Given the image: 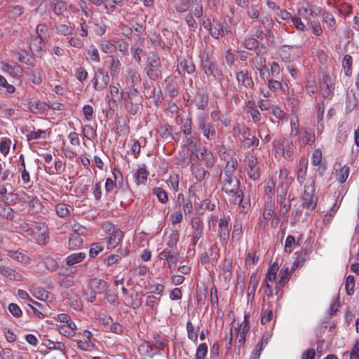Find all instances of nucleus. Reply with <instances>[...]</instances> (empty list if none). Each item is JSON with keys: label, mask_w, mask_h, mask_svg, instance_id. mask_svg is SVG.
<instances>
[{"label": "nucleus", "mask_w": 359, "mask_h": 359, "mask_svg": "<svg viewBox=\"0 0 359 359\" xmlns=\"http://www.w3.org/2000/svg\"><path fill=\"white\" fill-rule=\"evenodd\" d=\"M86 257L84 252L72 253L66 258V263L69 266L82 262Z\"/></svg>", "instance_id": "473e14b6"}, {"label": "nucleus", "mask_w": 359, "mask_h": 359, "mask_svg": "<svg viewBox=\"0 0 359 359\" xmlns=\"http://www.w3.org/2000/svg\"><path fill=\"white\" fill-rule=\"evenodd\" d=\"M116 187L117 188H118V189L120 190V191L125 196H128L130 195V191L128 188V186L126 187H123V186H120V187H117V185L114 182V181L112 180V179L111 178H107L106 180V182H105V191L107 193H109L111 191L113 190V189Z\"/></svg>", "instance_id": "6ab92c4d"}, {"label": "nucleus", "mask_w": 359, "mask_h": 359, "mask_svg": "<svg viewBox=\"0 0 359 359\" xmlns=\"http://www.w3.org/2000/svg\"><path fill=\"white\" fill-rule=\"evenodd\" d=\"M194 175L196 179L199 182L207 180L210 177V172L205 170L203 168H197L194 172Z\"/></svg>", "instance_id": "79ce46f5"}, {"label": "nucleus", "mask_w": 359, "mask_h": 359, "mask_svg": "<svg viewBox=\"0 0 359 359\" xmlns=\"http://www.w3.org/2000/svg\"><path fill=\"white\" fill-rule=\"evenodd\" d=\"M323 21L330 31H334L337 28V22L334 15L328 12H324L322 15Z\"/></svg>", "instance_id": "a878e982"}, {"label": "nucleus", "mask_w": 359, "mask_h": 359, "mask_svg": "<svg viewBox=\"0 0 359 359\" xmlns=\"http://www.w3.org/2000/svg\"><path fill=\"white\" fill-rule=\"evenodd\" d=\"M173 6L178 13H185L190 10L191 0H173Z\"/></svg>", "instance_id": "c85d7f7f"}, {"label": "nucleus", "mask_w": 359, "mask_h": 359, "mask_svg": "<svg viewBox=\"0 0 359 359\" xmlns=\"http://www.w3.org/2000/svg\"><path fill=\"white\" fill-rule=\"evenodd\" d=\"M19 196L15 193H10L4 198V202L8 205H15L18 202Z\"/></svg>", "instance_id": "680f3d73"}, {"label": "nucleus", "mask_w": 359, "mask_h": 359, "mask_svg": "<svg viewBox=\"0 0 359 359\" xmlns=\"http://www.w3.org/2000/svg\"><path fill=\"white\" fill-rule=\"evenodd\" d=\"M252 62L255 68L259 72L260 76H262V69H266V72L269 71L265 65L266 59L259 55L258 52L256 53V55L252 58Z\"/></svg>", "instance_id": "5701e85b"}, {"label": "nucleus", "mask_w": 359, "mask_h": 359, "mask_svg": "<svg viewBox=\"0 0 359 359\" xmlns=\"http://www.w3.org/2000/svg\"><path fill=\"white\" fill-rule=\"evenodd\" d=\"M186 328L187 330L188 338L190 340L196 342L198 339L197 329L194 327V326L190 321L187 322Z\"/></svg>", "instance_id": "c03bdc74"}, {"label": "nucleus", "mask_w": 359, "mask_h": 359, "mask_svg": "<svg viewBox=\"0 0 359 359\" xmlns=\"http://www.w3.org/2000/svg\"><path fill=\"white\" fill-rule=\"evenodd\" d=\"M222 191L233 197V203H236L238 197L243 196V190L241 183L236 176H224L222 182Z\"/></svg>", "instance_id": "f03ea898"}, {"label": "nucleus", "mask_w": 359, "mask_h": 359, "mask_svg": "<svg viewBox=\"0 0 359 359\" xmlns=\"http://www.w3.org/2000/svg\"><path fill=\"white\" fill-rule=\"evenodd\" d=\"M296 244L294 237L292 236H287L285 243V251L287 253L290 254L293 250L294 246Z\"/></svg>", "instance_id": "6e6d98bb"}, {"label": "nucleus", "mask_w": 359, "mask_h": 359, "mask_svg": "<svg viewBox=\"0 0 359 359\" xmlns=\"http://www.w3.org/2000/svg\"><path fill=\"white\" fill-rule=\"evenodd\" d=\"M262 9V6L260 4H252L248 6L246 14L250 19L255 21L259 19Z\"/></svg>", "instance_id": "f3484780"}, {"label": "nucleus", "mask_w": 359, "mask_h": 359, "mask_svg": "<svg viewBox=\"0 0 359 359\" xmlns=\"http://www.w3.org/2000/svg\"><path fill=\"white\" fill-rule=\"evenodd\" d=\"M352 65L353 58L350 55H345L342 61V66L344 70V74L346 76L352 75Z\"/></svg>", "instance_id": "72a5a7b5"}, {"label": "nucleus", "mask_w": 359, "mask_h": 359, "mask_svg": "<svg viewBox=\"0 0 359 359\" xmlns=\"http://www.w3.org/2000/svg\"><path fill=\"white\" fill-rule=\"evenodd\" d=\"M140 76L134 68H128L126 74V82L130 87H135L140 83Z\"/></svg>", "instance_id": "4468645a"}, {"label": "nucleus", "mask_w": 359, "mask_h": 359, "mask_svg": "<svg viewBox=\"0 0 359 359\" xmlns=\"http://www.w3.org/2000/svg\"><path fill=\"white\" fill-rule=\"evenodd\" d=\"M275 182L273 180L268 181L264 192L268 198H271L275 194Z\"/></svg>", "instance_id": "e2e57ef3"}, {"label": "nucleus", "mask_w": 359, "mask_h": 359, "mask_svg": "<svg viewBox=\"0 0 359 359\" xmlns=\"http://www.w3.org/2000/svg\"><path fill=\"white\" fill-rule=\"evenodd\" d=\"M123 238V232L121 230H116L113 234L109 236L107 247L108 248H114L120 243Z\"/></svg>", "instance_id": "bb28decb"}, {"label": "nucleus", "mask_w": 359, "mask_h": 359, "mask_svg": "<svg viewBox=\"0 0 359 359\" xmlns=\"http://www.w3.org/2000/svg\"><path fill=\"white\" fill-rule=\"evenodd\" d=\"M125 107L127 111L132 115H136L140 110V105L138 104H135L133 102H126Z\"/></svg>", "instance_id": "774afa93"}, {"label": "nucleus", "mask_w": 359, "mask_h": 359, "mask_svg": "<svg viewBox=\"0 0 359 359\" xmlns=\"http://www.w3.org/2000/svg\"><path fill=\"white\" fill-rule=\"evenodd\" d=\"M208 30L213 38L218 39L224 36L223 22H213V23L210 25Z\"/></svg>", "instance_id": "a211bd4d"}, {"label": "nucleus", "mask_w": 359, "mask_h": 359, "mask_svg": "<svg viewBox=\"0 0 359 359\" xmlns=\"http://www.w3.org/2000/svg\"><path fill=\"white\" fill-rule=\"evenodd\" d=\"M1 69L3 72H8L11 75H16L21 72V68L18 64L9 65L8 63L1 62Z\"/></svg>", "instance_id": "e433bc0d"}, {"label": "nucleus", "mask_w": 359, "mask_h": 359, "mask_svg": "<svg viewBox=\"0 0 359 359\" xmlns=\"http://www.w3.org/2000/svg\"><path fill=\"white\" fill-rule=\"evenodd\" d=\"M0 215L7 219L12 220L14 218V210L9 207L7 206H1L0 207Z\"/></svg>", "instance_id": "4d7b16f0"}, {"label": "nucleus", "mask_w": 359, "mask_h": 359, "mask_svg": "<svg viewBox=\"0 0 359 359\" xmlns=\"http://www.w3.org/2000/svg\"><path fill=\"white\" fill-rule=\"evenodd\" d=\"M245 163L246 168H257V158L252 153L248 152L245 155Z\"/></svg>", "instance_id": "a18cd8bd"}, {"label": "nucleus", "mask_w": 359, "mask_h": 359, "mask_svg": "<svg viewBox=\"0 0 359 359\" xmlns=\"http://www.w3.org/2000/svg\"><path fill=\"white\" fill-rule=\"evenodd\" d=\"M229 217H223L219 219L218 224V236L223 243H227L229 238Z\"/></svg>", "instance_id": "9d476101"}, {"label": "nucleus", "mask_w": 359, "mask_h": 359, "mask_svg": "<svg viewBox=\"0 0 359 359\" xmlns=\"http://www.w3.org/2000/svg\"><path fill=\"white\" fill-rule=\"evenodd\" d=\"M46 137V131L43 130H38L37 131H32L27 135L28 141Z\"/></svg>", "instance_id": "603ef678"}, {"label": "nucleus", "mask_w": 359, "mask_h": 359, "mask_svg": "<svg viewBox=\"0 0 359 359\" xmlns=\"http://www.w3.org/2000/svg\"><path fill=\"white\" fill-rule=\"evenodd\" d=\"M307 165L308 163L304 159H301L299 161V168L297 170V179L301 184H302L306 180Z\"/></svg>", "instance_id": "b1692460"}, {"label": "nucleus", "mask_w": 359, "mask_h": 359, "mask_svg": "<svg viewBox=\"0 0 359 359\" xmlns=\"http://www.w3.org/2000/svg\"><path fill=\"white\" fill-rule=\"evenodd\" d=\"M242 234V222L241 219H236L233 224L232 237L240 238Z\"/></svg>", "instance_id": "864d4df0"}, {"label": "nucleus", "mask_w": 359, "mask_h": 359, "mask_svg": "<svg viewBox=\"0 0 359 359\" xmlns=\"http://www.w3.org/2000/svg\"><path fill=\"white\" fill-rule=\"evenodd\" d=\"M172 127L169 125H163L158 129V133L162 138H168L171 135Z\"/></svg>", "instance_id": "0e129e2a"}, {"label": "nucleus", "mask_w": 359, "mask_h": 359, "mask_svg": "<svg viewBox=\"0 0 359 359\" xmlns=\"http://www.w3.org/2000/svg\"><path fill=\"white\" fill-rule=\"evenodd\" d=\"M208 116L202 114L196 118V123L198 129L201 131L203 136L209 140H212L216 137V130L212 123H207Z\"/></svg>", "instance_id": "39448f33"}, {"label": "nucleus", "mask_w": 359, "mask_h": 359, "mask_svg": "<svg viewBox=\"0 0 359 359\" xmlns=\"http://www.w3.org/2000/svg\"><path fill=\"white\" fill-rule=\"evenodd\" d=\"M179 233L177 231H173L168 237L167 245L170 247H175L179 241Z\"/></svg>", "instance_id": "338daca9"}, {"label": "nucleus", "mask_w": 359, "mask_h": 359, "mask_svg": "<svg viewBox=\"0 0 359 359\" xmlns=\"http://www.w3.org/2000/svg\"><path fill=\"white\" fill-rule=\"evenodd\" d=\"M45 40L43 39L35 36L30 42V49L32 52L40 53L45 47Z\"/></svg>", "instance_id": "cd10ccee"}, {"label": "nucleus", "mask_w": 359, "mask_h": 359, "mask_svg": "<svg viewBox=\"0 0 359 359\" xmlns=\"http://www.w3.org/2000/svg\"><path fill=\"white\" fill-rule=\"evenodd\" d=\"M120 62L118 59L112 58L110 65V73L112 77H116L119 72Z\"/></svg>", "instance_id": "bf43d9fd"}, {"label": "nucleus", "mask_w": 359, "mask_h": 359, "mask_svg": "<svg viewBox=\"0 0 359 359\" xmlns=\"http://www.w3.org/2000/svg\"><path fill=\"white\" fill-rule=\"evenodd\" d=\"M69 208H70V205L67 204L59 203L55 206V212L59 217H65L69 212Z\"/></svg>", "instance_id": "de8ad7c7"}, {"label": "nucleus", "mask_w": 359, "mask_h": 359, "mask_svg": "<svg viewBox=\"0 0 359 359\" xmlns=\"http://www.w3.org/2000/svg\"><path fill=\"white\" fill-rule=\"evenodd\" d=\"M302 195V206L309 211H313L317 205L318 197L315 196V181L310 177L306 180Z\"/></svg>", "instance_id": "f257e3e1"}, {"label": "nucleus", "mask_w": 359, "mask_h": 359, "mask_svg": "<svg viewBox=\"0 0 359 359\" xmlns=\"http://www.w3.org/2000/svg\"><path fill=\"white\" fill-rule=\"evenodd\" d=\"M41 210V204L39 199L34 196L29 202L28 211L31 215L36 214Z\"/></svg>", "instance_id": "c9c22d12"}, {"label": "nucleus", "mask_w": 359, "mask_h": 359, "mask_svg": "<svg viewBox=\"0 0 359 359\" xmlns=\"http://www.w3.org/2000/svg\"><path fill=\"white\" fill-rule=\"evenodd\" d=\"M259 282V277L257 276V273H252L250 276V283L248 289V295L252 294L255 295L256 288Z\"/></svg>", "instance_id": "f704fd0d"}, {"label": "nucleus", "mask_w": 359, "mask_h": 359, "mask_svg": "<svg viewBox=\"0 0 359 359\" xmlns=\"http://www.w3.org/2000/svg\"><path fill=\"white\" fill-rule=\"evenodd\" d=\"M277 152H281L286 159H290L294 154V144L292 140L280 138L273 142Z\"/></svg>", "instance_id": "423d86ee"}, {"label": "nucleus", "mask_w": 359, "mask_h": 359, "mask_svg": "<svg viewBox=\"0 0 359 359\" xmlns=\"http://www.w3.org/2000/svg\"><path fill=\"white\" fill-rule=\"evenodd\" d=\"M180 198H182V201H183V211H184V214L187 215V214L191 213V212L193 210L192 203L189 199L185 200L184 198V195L182 194H180L178 195L177 201L176 206L175 208L176 209L177 207L180 208V205L179 203H180Z\"/></svg>", "instance_id": "2f4dec72"}, {"label": "nucleus", "mask_w": 359, "mask_h": 359, "mask_svg": "<svg viewBox=\"0 0 359 359\" xmlns=\"http://www.w3.org/2000/svg\"><path fill=\"white\" fill-rule=\"evenodd\" d=\"M42 345L46 346L49 350H59L61 351L62 355L66 357V353L65 351V346L63 343L60 341H53L49 339H44L42 342Z\"/></svg>", "instance_id": "dca6fc26"}, {"label": "nucleus", "mask_w": 359, "mask_h": 359, "mask_svg": "<svg viewBox=\"0 0 359 359\" xmlns=\"http://www.w3.org/2000/svg\"><path fill=\"white\" fill-rule=\"evenodd\" d=\"M49 10L55 15L60 16L68 10V5L64 0H48Z\"/></svg>", "instance_id": "1a4fd4ad"}, {"label": "nucleus", "mask_w": 359, "mask_h": 359, "mask_svg": "<svg viewBox=\"0 0 359 359\" xmlns=\"http://www.w3.org/2000/svg\"><path fill=\"white\" fill-rule=\"evenodd\" d=\"M36 37L46 39L48 36V27L46 24H39L36 27Z\"/></svg>", "instance_id": "3c124183"}, {"label": "nucleus", "mask_w": 359, "mask_h": 359, "mask_svg": "<svg viewBox=\"0 0 359 359\" xmlns=\"http://www.w3.org/2000/svg\"><path fill=\"white\" fill-rule=\"evenodd\" d=\"M109 81L110 79L108 73L104 72L103 69L98 68L95 72L92 83L95 90L101 91L107 87Z\"/></svg>", "instance_id": "0eeeda50"}, {"label": "nucleus", "mask_w": 359, "mask_h": 359, "mask_svg": "<svg viewBox=\"0 0 359 359\" xmlns=\"http://www.w3.org/2000/svg\"><path fill=\"white\" fill-rule=\"evenodd\" d=\"M355 280L354 277L352 275L347 276L345 281V287L346 294L348 295H352L354 293Z\"/></svg>", "instance_id": "09e8293b"}, {"label": "nucleus", "mask_w": 359, "mask_h": 359, "mask_svg": "<svg viewBox=\"0 0 359 359\" xmlns=\"http://www.w3.org/2000/svg\"><path fill=\"white\" fill-rule=\"evenodd\" d=\"M190 224L192 229L190 236L191 237V243L192 245H196L203 236L204 224L201 218L194 217L191 219Z\"/></svg>", "instance_id": "6e6552de"}, {"label": "nucleus", "mask_w": 359, "mask_h": 359, "mask_svg": "<svg viewBox=\"0 0 359 359\" xmlns=\"http://www.w3.org/2000/svg\"><path fill=\"white\" fill-rule=\"evenodd\" d=\"M238 168V160L236 156H231L229 161H226L224 176H235L234 172Z\"/></svg>", "instance_id": "4be33fe9"}, {"label": "nucleus", "mask_w": 359, "mask_h": 359, "mask_svg": "<svg viewBox=\"0 0 359 359\" xmlns=\"http://www.w3.org/2000/svg\"><path fill=\"white\" fill-rule=\"evenodd\" d=\"M148 65L144 68L147 76L152 81L157 80L161 76V61L159 56L156 54L151 53L148 57Z\"/></svg>", "instance_id": "20e7f679"}, {"label": "nucleus", "mask_w": 359, "mask_h": 359, "mask_svg": "<svg viewBox=\"0 0 359 359\" xmlns=\"http://www.w3.org/2000/svg\"><path fill=\"white\" fill-rule=\"evenodd\" d=\"M334 168L337 173V180L340 184L344 183L349 175V167L346 165L341 166V163H336Z\"/></svg>", "instance_id": "2eb2a0df"}, {"label": "nucleus", "mask_w": 359, "mask_h": 359, "mask_svg": "<svg viewBox=\"0 0 359 359\" xmlns=\"http://www.w3.org/2000/svg\"><path fill=\"white\" fill-rule=\"evenodd\" d=\"M300 141L304 144L312 145L315 142V135L312 129L305 130L300 137Z\"/></svg>", "instance_id": "7c9ffc66"}, {"label": "nucleus", "mask_w": 359, "mask_h": 359, "mask_svg": "<svg viewBox=\"0 0 359 359\" xmlns=\"http://www.w3.org/2000/svg\"><path fill=\"white\" fill-rule=\"evenodd\" d=\"M278 269L279 267L277 263H273L272 265H271L268 270L266 276L264 280V282L275 280Z\"/></svg>", "instance_id": "a19ab883"}, {"label": "nucleus", "mask_w": 359, "mask_h": 359, "mask_svg": "<svg viewBox=\"0 0 359 359\" xmlns=\"http://www.w3.org/2000/svg\"><path fill=\"white\" fill-rule=\"evenodd\" d=\"M140 293L136 292L129 297L127 305L134 309H137L142 305V299L139 297Z\"/></svg>", "instance_id": "4c0bfd02"}, {"label": "nucleus", "mask_w": 359, "mask_h": 359, "mask_svg": "<svg viewBox=\"0 0 359 359\" xmlns=\"http://www.w3.org/2000/svg\"><path fill=\"white\" fill-rule=\"evenodd\" d=\"M309 253L310 250L307 248H303L300 250V252H296L295 255H297V257L296 260L293 263L292 267L294 268L302 266L306 260Z\"/></svg>", "instance_id": "393cba45"}, {"label": "nucleus", "mask_w": 359, "mask_h": 359, "mask_svg": "<svg viewBox=\"0 0 359 359\" xmlns=\"http://www.w3.org/2000/svg\"><path fill=\"white\" fill-rule=\"evenodd\" d=\"M259 143V140L255 135H252V137L248 136L244 139V146L247 148H250V147H257Z\"/></svg>", "instance_id": "13d9d810"}, {"label": "nucleus", "mask_w": 359, "mask_h": 359, "mask_svg": "<svg viewBox=\"0 0 359 359\" xmlns=\"http://www.w3.org/2000/svg\"><path fill=\"white\" fill-rule=\"evenodd\" d=\"M201 67L208 76H213L215 79L223 77V72L215 60L211 58L208 53L201 56Z\"/></svg>", "instance_id": "7ed1b4c3"}, {"label": "nucleus", "mask_w": 359, "mask_h": 359, "mask_svg": "<svg viewBox=\"0 0 359 359\" xmlns=\"http://www.w3.org/2000/svg\"><path fill=\"white\" fill-rule=\"evenodd\" d=\"M82 244L83 239L79 234L76 233L71 234L69 239V245L70 248L75 249L79 248Z\"/></svg>", "instance_id": "58836bf2"}, {"label": "nucleus", "mask_w": 359, "mask_h": 359, "mask_svg": "<svg viewBox=\"0 0 359 359\" xmlns=\"http://www.w3.org/2000/svg\"><path fill=\"white\" fill-rule=\"evenodd\" d=\"M43 262L46 269L51 271H56L58 268L57 262L50 256L45 257Z\"/></svg>", "instance_id": "8fccbe9b"}, {"label": "nucleus", "mask_w": 359, "mask_h": 359, "mask_svg": "<svg viewBox=\"0 0 359 359\" xmlns=\"http://www.w3.org/2000/svg\"><path fill=\"white\" fill-rule=\"evenodd\" d=\"M153 194L156 196L158 200L161 203H165L168 201V197L167 193L165 191L164 189H163L161 187H155V188H154L153 189Z\"/></svg>", "instance_id": "37998d69"}, {"label": "nucleus", "mask_w": 359, "mask_h": 359, "mask_svg": "<svg viewBox=\"0 0 359 359\" xmlns=\"http://www.w3.org/2000/svg\"><path fill=\"white\" fill-rule=\"evenodd\" d=\"M0 273L10 280H20V275L18 273H17L15 270L6 266L0 265Z\"/></svg>", "instance_id": "aec40b11"}, {"label": "nucleus", "mask_w": 359, "mask_h": 359, "mask_svg": "<svg viewBox=\"0 0 359 359\" xmlns=\"http://www.w3.org/2000/svg\"><path fill=\"white\" fill-rule=\"evenodd\" d=\"M245 171L249 178L254 181L258 180L260 177L259 170L257 167L252 168H245Z\"/></svg>", "instance_id": "69168bd1"}, {"label": "nucleus", "mask_w": 359, "mask_h": 359, "mask_svg": "<svg viewBox=\"0 0 359 359\" xmlns=\"http://www.w3.org/2000/svg\"><path fill=\"white\" fill-rule=\"evenodd\" d=\"M236 78L238 82H241L242 86L246 88H253L254 81L251 75L247 71H238L236 73Z\"/></svg>", "instance_id": "f8f14e48"}, {"label": "nucleus", "mask_w": 359, "mask_h": 359, "mask_svg": "<svg viewBox=\"0 0 359 359\" xmlns=\"http://www.w3.org/2000/svg\"><path fill=\"white\" fill-rule=\"evenodd\" d=\"M235 204H238L240 211L243 213H246L250 209V200L248 196H245L243 192V196L238 197Z\"/></svg>", "instance_id": "c756f323"}, {"label": "nucleus", "mask_w": 359, "mask_h": 359, "mask_svg": "<svg viewBox=\"0 0 359 359\" xmlns=\"http://www.w3.org/2000/svg\"><path fill=\"white\" fill-rule=\"evenodd\" d=\"M243 46L245 48L251 50H257L259 46V41L255 38L245 39L243 41Z\"/></svg>", "instance_id": "49530a36"}, {"label": "nucleus", "mask_w": 359, "mask_h": 359, "mask_svg": "<svg viewBox=\"0 0 359 359\" xmlns=\"http://www.w3.org/2000/svg\"><path fill=\"white\" fill-rule=\"evenodd\" d=\"M192 4L195 5V6L190 10L189 14H192V15L197 18H201L203 15V5L201 1L193 0Z\"/></svg>", "instance_id": "ea45409f"}, {"label": "nucleus", "mask_w": 359, "mask_h": 359, "mask_svg": "<svg viewBox=\"0 0 359 359\" xmlns=\"http://www.w3.org/2000/svg\"><path fill=\"white\" fill-rule=\"evenodd\" d=\"M184 20H185L187 25L190 28V30L192 32H195L198 27V24H197L196 21L194 20V15H192V14L188 13L185 16Z\"/></svg>", "instance_id": "052dcab7"}, {"label": "nucleus", "mask_w": 359, "mask_h": 359, "mask_svg": "<svg viewBox=\"0 0 359 359\" xmlns=\"http://www.w3.org/2000/svg\"><path fill=\"white\" fill-rule=\"evenodd\" d=\"M195 65L191 61L187 60H180L177 63V71L179 74L183 76L186 74H191L195 72Z\"/></svg>", "instance_id": "ddd939ff"}, {"label": "nucleus", "mask_w": 359, "mask_h": 359, "mask_svg": "<svg viewBox=\"0 0 359 359\" xmlns=\"http://www.w3.org/2000/svg\"><path fill=\"white\" fill-rule=\"evenodd\" d=\"M208 353V345L205 343L201 344L197 348L195 358L204 359Z\"/></svg>", "instance_id": "5fc2aeb1"}, {"label": "nucleus", "mask_w": 359, "mask_h": 359, "mask_svg": "<svg viewBox=\"0 0 359 359\" xmlns=\"http://www.w3.org/2000/svg\"><path fill=\"white\" fill-rule=\"evenodd\" d=\"M29 109L34 114L43 113L48 109V106L47 103L40 101L30 102Z\"/></svg>", "instance_id": "412c9836"}, {"label": "nucleus", "mask_w": 359, "mask_h": 359, "mask_svg": "<svg viewBox=\"0 0 359 359\" xmlns=\"http://www.w3.org/2000/svg\"><path fill=\"white\" fill-rule=\"evenodd\" d=\"M319 89L320 94L324 98H327L332 95L334 87L331 83L329 76L323 75L322 80L319 82Z\"/></svg>", "instance_id": "9b49d317"}]
</instances>
